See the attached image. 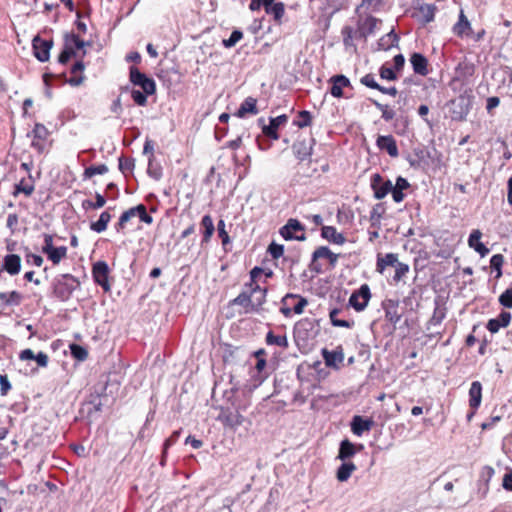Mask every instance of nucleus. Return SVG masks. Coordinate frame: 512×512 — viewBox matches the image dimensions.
Instances as JSON below:
<instances>
[{"label":"nucleus","mask_w":512,"mask_h":512,"mask_svg":"<svg viewBox=\"0 0 512 512\" xmlns=\"http://www.w3.org/2000/svg\"><path fill=\"white\" fill-rule=\"evenodd\" d=\"M371 299V291L368 284H363L360 286L359 289L355 290L350 298H349V304L358 312L363 311L367 305L368 302Z\"/></svg>","instance_id":"obj_6"},{"label":"nucleus","mask_w":512,"mask_h":512,"mask_svg":"<svg viewBox=\"0 0 512 512\" xmlns=\"http://www.w3.org/2000/svg\"><path fill=\"white\" fill-rule=\"evenodd\" d=\"M26 262L40 267L43 264V258L40 255L28 253L26 254Z\"/></svg>","instance_id":"obj_64"},{"label":"nucleus","mask_w":512,"mask_h":512,"mask_svg":"<svg viewBox=\"0 0 512 512\" xmlns=\"http://www.w3.org/2000/svg\"><path fill=\"white\" fill-rule=\"evenodd\" d=\"M265 12L274 17V20L280 23L285 13V5L282 2H277L273 5L264 6Z\"/></svg>","instance_id":"obj_35"},{"label":"nucleus","mask_w":512,"mask_h":512,"mask_svg":"<svg viewBox=\"0 0 512 512\" xmlns=\"http://www.w3.org/2000/svg\"><path fill=\"white\" fill-rule=\"evenodd\" d=\"M232 304L244 307L246 312H253L252 299L248 287H246V290L242 291L235 299H233Z\"/></svg>","instance_id":"obj_34"},{"label":"nucleus","mask_w":512,"mask_h":512,"mask_svg":"<svg viewBox=\"0 0 512 512\" xmlns=\"http://www.w3.org/2000/svg\"><path fill=\"white\" fill-rule=\"evenodd\" d=\"M339 313H340V310L337 308H334L330 311L329 317H330L331 324L335 327L352 328L354 326V321L339 319L337 317Z\"/></svg>","instance_id":"obj_39"},{"label":"nucleus","mask_w":512,"mask_h":512,"mask_svg":"<svg viewBox=\"0 0 512 512\" xmlns=\"http://www.w3.org/2000/svg\"><path fill=\"white\" fill-rule=\"evenodd\" d=\"M130 81L134 85L141 87L146 95H152L156 91L155 81L133 66L130 68Z\"/></svg>","instance_id":"obj_5"},{"label":"nucleus","mask_w":512,"mask_h":512,"mask_svg":"<svg viewBox=\"0 0 512 512\" xmlns=\"http://www.w3.org/2000/svg\"><path fill=\"white\" fill-rule=\"evenodd\" d=\"M371 188L374 191L376 199H383L388 193H391L393 184L390 180H384L378 173L371 177Z\"/></svg>","instance_id":"obj_8"},{"label":"nucleus","mask_w":512,"mask_h":512,"mask_svg":"<svg viewBox=\"0 0 512 512\" xmlns=\"http://www.w3.org/2000/svg\"><path fill=\"white\" fill-rule=\"evenodd\" d=\"M409 272V265L406 263L398 262L395 266L394 281L399 282Z\"/></svg>","instance_id":"obj_55"},{"label":"nucleus","mask_w":512,"mask_h":512,"mask_svg":"<svg viewBox=\"0 0 512 512\" xmlns=\"http://www.w3.org/2000/svg\"><path fill=\"white\" fill-rule=\"evenodd\" d=\"M258 113L257 100L253 97H247L238 108L235 116L245 117L247 114L256 115Z\"/></svg>","instance_id":"obj_26"},{"label":"nucleus","mask_w":512,"mask_h":512,"mask_svg":"<svg viewBox=\"0 0 512 512\" xmlns=\"http://www.w3.org/2000/svg\"><path fill=\"white\" fill-rule=\"evenodd\" d=\"M504 263V257L502 254H495L490 259V265L492 269L497 271L496 278H500L502 275V265Z\"/></svg>","instance_id":"obj_53"},{"label":"nucleus","mask_w":512,"mask_h":512,"mask_svg":"<svg viewBox=\"0 0 512 512\" xmlns=\"http://www.w3.org/2000/svg\"><path fill=\"white\" fill-rule=\"evenodd\" d=\"M268 252L272 256V258L278 259L284 253V246L273 242L269 245Z\"/></svg>","instance_id":"obj_60"},{"label":"nucleus","mask_w":512,"mask_h":512,"mask_svg":"<svg viewBox=\"0 0 512 512\" xmlns=\"http://www.w3.org/2000/svg\"><path fill=\"white\" fill-rule=\"evenodd\" d=\"M378 19L368 16L358 23L357 35L360 38L366 39L369 35L373 34L377 28Z\"/></svg>","instance_id":"obj_14"},{"label":"nucleus","mask_w":512,"mask_h":512,"mask_svg":"<svg viewBox=\"0 0 512 512\" xmlns=\"http://www.w3.org/2000/svg\"><path fill=\"white\" fill-rule=\"evenodd\" d=\"M217 420L220 421L225 427L236 429L243 424L244 416L239 412L238 409L233 410L228 407H221L217 416Z\"/></svg>","instance_id":"obj_4"},{"label":"nucleus","mask_w":512,"mask_h":512,"mask_svg":"<svg viewBox=\"0 0 512 512\" xmlns=\"http://www.w3.org/2000/svg\"><path fill=\"white\" fill-rule=\"evenodd\" d=\"M355 453H356V449H355L354 444L351 443L348 439H345L340 443L339 453H338L337 458L342 461H346L347 459L354 456Z\"/></svg>","instance_id":"obj_32"},{"label":"nucleus","mask_w":512,"mask_h":512,"mask_svg":"<svg viewBox=\"0 0 512 512\" xmlns=\"http://www.w3.org/2000/svg\"><path fill=\"white\" fill-rule=\"evenodd\" d=\"M49 260L53 262V264H58L63 258L67 255V247H53L48 253H45Z\"/></svg>","instance_id":"obj_38"},{"label":"nucleus","mask_w":512,"mask_h":512,"mask_svg":"<svg viewBox=\"0 0 512 512\" xmlns=\"http://www.w3.org/2000/svg\"><path fill=\"white\" fill-rule=\"evenodd\" d=\"M413 71L421 76H426L429 73L428 61L425 56L420 53H413L410 58Z\"/></svg>","instance_id":"obj_22"},{"label":"nucleus","mask_w":512,"mask_h":512,"mask_svg":"<svg viewBox=\"0 0 512 512\" xmlns=\"http://www.w3.org/2000/svg\"><path fill=\"white\" fill-rule=\"evenodd\" d=\"M70 351L71 355L77 360L84 361L88 357L87 350L78 344H71Z\"/></svg>","instance_id":"obj_51"},{"label":"nucleus","mask_w":512,"mask_h":512,"mask_svg":"<svg viewBox=\"0 0 512 512\" xmlns=\"http://www.w3.org/2000/svg\"><path fill=\"white\" fill-rule=\"evenodd\" d=\"M34 191V185L26 183L25 180H21L18 184L15 185V190L13 192L14 196H17L19 193H24L26 196H30Z\"/></svg>","instance_id":"obj_48"},{"label":"nucleus","mask_w":512,"mask_h":512,"mask_svg":"<svg viewBox=\"0 0 512 512\" xmlns=\"http://www.w3.org/2000/svg\"><path fill=\"white\" fill-rule=\"evenodd\" d=\"M266 343L268 345H276L282 348L288 347L287 337L285 335H275L272 331L267 333Z\"/></svg>","instance_id":"obj_40"},{"label":"nucleus","mask_w":512,"mask_h":512,"mask_svg":"<svg viewBox=\"0 0 512 512\" xmlns=\"http://www.w3.org/2000/svg\"><path fill=\"white\" fill-rule=\"evenodd\" d=\"M23 300V295L18 291L1 292L0 307L19 306Z\"/></svg>","instance_id":"obj_23"},{"label":"nucleus","mask_w":512,"mask_h":512,"mask_svg":"<svg viewBox=\"0 0 512 512\" xmlns=\"http://www.w3.org/2000/svg\"><path fill=\"white\" fill-rule=\"evenodd\" d=\"M74 56H76V51L71 45L66 44V41H64V49L58 57V62L60 64H66L70 58Z\"/></svg>","instance_id":"obj_46"},{"label":"nucleus","mask_w":512,"mask_h":512,"mask_svg":"<svg viewBox=\"0 0 512 512\" xmlns=\"http://www.w3.org/2000/svg\"><path fill=\"white\" fill-rule=\"evenodd\" d=\"M308 305L306 298L297 295V299H293L291 302L292 310L295 314H302L304 308Z\"/></svg>","instance_id":"obj_54"},{"label":"nucleus","mask_w":512,"mask_h":512,"mask_svg":"<svg viewBox=\"0 0 512 512\" xmlns=\"http://www.w3.org/2000/svg\"><path fill=\"white\" fill-rule=\"evenodd\" d=\"M376 144L380 150L386 151L391 157H397L399 152L393 136H378Z\"/></svg>","instance_id":"obj_18"},{"label":"nucleus","mask_w":512,"mask_h":512,"mask_svg":"<svg viewBox=\"0 0 512 512\" xmlns=\"http://www.w3.org/2000/svg\"><path fill=\"white\" fill-rule=\"evenodd\" d=\"M398 262V255L395 253H387L384 256L378 254L376 262V271L380 274H383L386 267H395Z\"/></svg>","instance_id":"obj_25"},{"label":"nucleus","mask_w":512,"mask_h":512,"mask_svg":"<svg viewBox=\"0 0 512 512\" xmlns=\"http://www.w3.org/2000/svg\"><path fill=\"white\" fill-rule=\"evenodd\" d=\"M499 303L505 308H512V288L506 289L499 296Z\"/></svg>","instance_id":"obj_58"},{"label":"nucleus","mask_w":512,"mask_h":512,"mask_svg":"<svg viewBox=\"0 0 512 512\" xmlns=\"http://www.w3.org/2000/svg\"><path fill=\"white\" fill-rule=\"evenodd\" d=\"M21 257L17 254H7L3 257L0 267L11 276H15L21 271Z\"/></svg>","instance_id":"obj_10"},{"label":"nucleus","mask_w":512,"mask_h":512,"mask_svg":"<svg viewBox=\"0 0 512 512\" xmlns=\"http://www.w3.org/2000/svg\"><path fill=\"white\" fill-rule=\"evenodd\" d=\"M79 281L70 274H63L53 281V294L60 301H67L73 292L79 287Z\"/></svg>","instance_id":"obj_1"},{"label":"nucleus","mask_w":512,"mask_h":512,"mask_svg":"<svg viewBox=\"0 0 512 512\" xmlns=\"http://www.w3.org/2000/svg\"><path fill=\"white\" fill-rule=\"evenodd\" d=\"M382 307L385 311V318L388 322L396 325L402 317L399 312V301L393 299H387L382 303Z\"/></svg>","instance_id":"obj_11"},{"label":"nucleus","mask_w":512,"mask_h":512,"mask_svg":"<svg viewBox=\"0 0 512 512\" xmlns=\"http://www.w3.org/2000/svg\"><path fill=\"white\" fill-rule=\"evenodd\" d=\"M330 81L332 82L330 93L336 98L344 97L343 89L351 87L350 80L344 75H335Z\"/></svg>","instance_id":"obj_16"},{"label":"nucleus","mask_w":512,"mask_h":512,"mask_svg":"<svg viewBox=\"0 0 512 512\" xmlns=\"http://www.w3.org/2000/svg\"><path fill=\"white\" fill-rule=\"evenodd\" d=\"M84 68H85V66H84V63L82 60L77 61L72 66L71 73L73 74V76L67 80V82L71 86H79L83 83L85 77L83 76L82 72H83Z\"/></svg>","instance_id":"obj_29"},{"label":"nucleus","mask_w":512,"mask_h":512,"mask_svg":"<svg viewBox=\"0 0 512 512\" xmlns=\"http://www.w3.org/2000/svg\"><path fill=\"white\" fill-rule=\"evenodd\" d=\"M108 172V167L105 164H100L97 166H90L85 169L84 176L85 177H92L94 175H102Z\"/></svg>","instance_id":"obj_52"},{"label":"nucleus","mask_w":512,"mask_h":512,"mask_svg":"<svg viewBox=\"0 0 512 512\" xmlns=\"http://www.w3.org/2000/svg\"><path fill=\"white\" fill-rule=\"evenodd\" d=\"M482 232L479 229H474L468 238V245L474 249L481 257H485L489 253V249L480 242Z\"/></svg>","instance_id":"obj_19"},{"label":"nucleus","mask_w":512,"mask_h":512,"mask_svg":"<svg viewBox=\"0 0 512 512\" xmlns=\"http://www.w3.org/2000/svg\"><path fill=\"white\" fill-rule=\"evenodd\" d=\"M243 38V33L240 30H234L228 39L223 40V45L226 48L235 46Z\"/></svg>","instance_id":"obj_56"},{"label":"nucleus","mask_w":512,"mask_h":512,"mask_svg":"<svg viewBox=\"0 0 512 512\" xmlns=\"http://www.w3.org/2000/svg\"><path fill=\"white\" fill-rule=\"evenodd\" d=\"M147 96L146 93L139 90H132L131 97L134 100V102L139 106H145L147 103Z\"/></svg>","instance_id":"obj_59"},{"label":"nucleus","mask_w":512,"mask_h":512,"mask_svg":"<svg viewBox=\"0 0 512 512\" xmlns=\"http://www.w3.org/2000/svg\"><path fill=\"white\" fill-rule=\"evenodd\" d=\"M48 136L49 131L43 124H35L32 132L28 134V137H32L31 147L38 153L45 152L48 148Z\"/></svg>","instance_id":"obj_3"},{"label":"nucleus","mask_w":512,"mask_h":512,"mask_svg":"<svg viewBox=\"0 0 512 512\" xmlns=\"http://www.w3.org/2000/svg\"><path fill=\"white\" fill-rule=\"evenodd\" d=\"M293 150L298 159L305 160L311 155L312 147L305 141H299L293 145Z\"/></svg>","instance_id":"obj_36"},{"label":"nucleus","mask_w":512,"mask_h":512,"mask_svg":"<svg viewBox=\"0 0 512 512\" xmlns=\"http://www.w3.org/2000/svg\"><path fill=\"white\" fill-rule=\"evenodd\" d=\"M135 217V213L133 208H130L122 213V215L119 218V221L117 223L116 229L119 231L121 229H124L127 222H129L132 218Z\"/></svg>","instance_id":"obj_57"},{"label":"nucleus","mask_w":512,"mask_h":512,"mask_svg":"<svg viewBox=\"0 0 512 512\" xmlns=\"http://www.w3.org/2000/svg\"><path fill=\"white\" fill-rule=\"evenodd\" d=\"M356 470V465L351 461H343L338 467L336 478L339 482H346Z\"/></svg>","instance_id":"obj_28"},{"label":"nucleus","mask_w":512,"mask_h":512,"mask_svg":"<svg viewBox=\"0 0 512 512\" xmlns=\"http://www.w3.org/2000/svg\"><path fill=\"white\" fill-rule=\"evenodd\" d=\"M321 236L327 241L337 245H343L346 242L344 235L337 232L334 226H322Z\"/></svg>","instance_id":"obj_24"},{"label":"nucleus","mask_w":512,"mask_h":512,"mask_svg":"<svg viewBox=\"0 0 512 512\" xmlns=\"http://www.w3.org/2000/svg\"><path fill=\"white\" fill-rule=\"evenodd\" d=\"M319 258H326L329 260L330 264L332 266H335V264L338 261V255L333 253L328 247L326 246H320L318 247L312 254V265L311 269L315 270L316 272H320L321 268H318L314 262Z\"/></svg>","instance_id":"obj_13"},{"label":"nucleus","mask_w":512,"mask_h":512,"mask_svg":"<svg viewBox=\"0 0 512 512\" xmlns=\"http://www.w3.org/2000/svg\"><path fill=\"white\" fill-rule=\"evenodd\" d=\"M65 41L66 44L71 45L75 51L76 49H82L84 46L88 44L75 34H67L65 36Z\"/></svg>","instance_id":"obj_50"},{"label":"nucleus","mask_w":512,"mask_h":512,"mask_svg":"<svg viewBox=\"0 0 512 512\" xmlns=\"http://www.w3.org/2000/svg\"><path fill=\"white\" fill-rule=\"evenodd\" d=\"M52 46V40H44L40 36H35L32 40L34 55L40 62L49 60Z\"/></svg>","instance_id":"obj_7"},{"label":"nucleus","mask_w":512,"mask_h":512,"mask_svg":"<svg viewBox=\"0 0 512 512\" xmlns=\"http://www.w3.org/2000/svg\"><path fill=\"white\" fill-rule=\"evenodd\" d=\"M419 13L425 22H431L434 19L435 7L431 4L421 5Z\"/></svg>","instance_id":"obj_47"},{"label":"nucleus","mask_w":512,"mask_h":512,"mask_svg":"<svg viewBox=\"0 0 512 512\" xmlns=\"http://www.w3.org/2000/svg\"><path fill=\"white\" fill-rule=\"evenodd\" d=\"M380 76L382 79H386V80H396L397 79V75H396L395 71L392 68L386 67V66H382L380 68Z\"/></svg>","instance_id":"obj_62"},{"label":"nucleus","mask_w":512,"mask_h":512,"mask_svg":"<svg viewBox=\"0 0 512 512\" xmlns=\"http://www.w3.org/2000/svg\"><path fill=\"white\" fill-rule=\"evenodd\" d=\"M92 275L94 281L100 285L105 291L110 290V284L108 281L109 267L106 262L98 261L93 265Z\"/></svg>","instance_id":"obj_9"},{"label":"nucleus","mask_w":512,"mask_h":512,"mask_svg":"<svg viewBox=\"0 0 512 512\" xmlns=\"http://www.w3.org/2000/svg\"><path fill=\"white\" fill-rule=\"evenodd\" d=\"M360 82L361 84L369 87V88H372V89H378L379 88V84L376 82L375 80V77L373 74H366L364 75L361 79H360Z\"/></svg>","instance_id":"obj_61"},{"label":"nucleus","mask_w":512,"mask_h":512,"mask_svg":"<svg viewBox=\"0 0 512 512\" xmlns=\"http://www.w3.org/2000/svg\"><path fill=\"white\" fill-rule=\"evenodd\" d=\"M147 173L155 180H159L162 177V169L160 165L154 162L153 155L149 158Z\"/></svg>","instance_id":"obj_45"},{"label":"nucleus","mask_w":512,"mask_h":512,"mask_svg":"<svg viewBox=\"0 0 512 512\" xmlns=\"http://www.w3.org/2000/svg\"><path fill=\"white\" fill-rule=\"evenodd\" d=\"M119 170L126 175L133 171L135 167V160L133 158H126L124 156L119 157Z\"/></svg>","instance_id":"obj_43"},{"label":"nucleus","mask_w":512,"mask_h":512,"mask_svg":"<svg viewBox=\"0 0 512 512\" xmlns=\"http://www.w3.org/2000/svg\"><path fill=\"white\" fill-rule=\"evenodd\" d=\"M112 216L108 210L103 211L100 214L99 219L96 222H92L90 224V229L96 233H102L107 229L108 223L110 222Z\"/></svg>","instance_id":"obj_31"},{"label":"nucleus","mask_w":512,"mask_h":512,"mask_svg":"<svg viewBox=\"0 0 512 512\" xmlns=\"http://www.w3.org/2000/svg\"><path fill=\"white\" fill-rule=\"evenodd\" d=\"M471 30L470 22L464 15L463 11H461L459 15L458 22L454 25L453 31L455 34L462 36L464 34H468V31Z\"/></svg>","instance_id":"obj_37"},{"label":"nucleus","mask_w":512,"mask_h":512,"mask_svg":"<svg viewBox=\"0 0 512 512\" xmlns=\"http://www.w3.org/2000/svg\"><path fill=\"white\" fill-rule=\"evenodd\" d=\"M264 272V270L260 267H254L251 271H250V283L249 284H246V287H252L253 285H258L257 284V279L258 277Z\"/></svg>","instance_id":"obj_63"},{"label":"nucleus","mask_w":512,"mask_h":512,"mask_svg":"<svg viewBox=\"0 0 512 512\" xmlns=\"http://www.w3.org/2000/svg\"><path fill=\"white\" fill-rule=\"evenodd\" d=\"M248 289L252 299V311L258 312L266 301L267 289L261 288L259 285H253L248 287Z\"/></svg>","instance_id":"obj_15"},{"label":"nucleus","mask_w":512,"mask_h":512,"mask_svg":"<svg viewBox=\"0 0 512 512\" xmlns=\"http://www.w3.org/2000/svg\"><path fill=\"white\" fill-rule=\"evenodd\" d=\"M312 123V115L309 111L303 110L298 113V119L294 120L293 124L299 128H305Z\"/></svg>","instance_id":"obj_41"},{"label":"nucleus","mask_w":512,"mask_h":512,"mask_svg":"<svg viewBox=\"0 0 512 512\" xmlns=\"http://www.w3.org/2000/svg\"><path fill=\"white\" fill-rule=\"evenodd\" d=\"M287 120L288 117L285 114L277 116L275 118H271L270 124L267 126H263V133L273 140H278L279 134L277 133V129L279 126L285 124Z\"/></svg>","instance_id":"obj_17"},{"label":"nucleus","mask_w":512,"mask_h":512,"mask_svg":"<svg viewBox=\"0 0 512 512\" xmlns=\"http://www.w3.org/2000/svg\"><path fill=\"white\" fill-rule=\"evenodd\" d=\"M482 400V385L479 381H474L469 389V405L473 410H476Z\"/></svg>","instance_id":"obj_27"},{"label":"nucleus","mask_w":512,"mask_h":512,"mask_svg":"<svg viewBox=\"0 0 512 512\" xmlns=\"http://www.w3.org/2000/svg\"><path fill=\"white\" fill-rule=\"evenodd\" d=\"M373 425L374 421L372 419L356 415L352 419L351 430L355 435L361 436L364 432L369 431Z\"/></svg>","instance_id":"obj_20"},{"label":"nucleus","mask_w":512,"mask_h":512,"mask_svg":"<svg viewBox=\"0 0 512 512\" xmlns=\"http://www.w3.org/2000/svg\"><path fill=\"white\" fill-rule=\"evenodd\" d=\"M218 236L221 239L222 246L225 250H227V245L230 244V237L225 229L224 220H219L217 224Z\"/></svg>","instance_id":"obj_49"},{"label":"nucleus","mask_w":512,"mask_h":512,"mask_svg":"<svg viewBox=\"0 0 512 512\" xmlns=\"http://www.w3.org/2000/svg\"><path fill=\"white\" fill-rule=\"evenodd\" d=\"M293 299H297V295L296 294H286L282 298V307L280 308V312L285 317L291 316V313L293 311L292 307H291V302H292Z\"/></svg>","instance_id":"obj_42"},{"label":"nucleus","mask_w":512,"mask_h":512,"mask_svg":"<svg viewBox=\"0 0 512 512\" xmlns=\"http://www.w3.org/2000/svg\"><path fill=\"white\" fill-rule=\"evenodd\" d=\"M322 356L326 366L332 368H339L344 360V353L341 346H338L335 350L329 351L328 349H322Z\"/></svg>","instance_id":"obj_12"},{"label":"nucleus","mask_w":512,"mask_h":512,"mask_svg":"<svg viewBox=\"0 0 512 512\" xmlns=\"http://www.w3.org/2000/svg\"><path fill=\"white\" fill-rule=\"evenodd\" d=\"M201 227L203 228V238L201 243L207 244L215 230L213 219L210 215H204L201 220Z\"/></svg>","instance_id":"obj_30"},{"label":"nucleus","mask_w":512,"mask_h":512,"mask_svg":"<svg viewBox=\"0 0 512 512\" xmlns=\"http://www.w3.org/2000/svg\"><path fill=\"white\" fill-rule=\"evenodd\" d=\"M511 321V313L502 311L498 317L490 319L486 325V328L491 333H497L501 327H506Z\"/></svg>","instance_id":"obj_21"},{"label":"nucleus","mask_w":512,"mask_h":512,"mask_svg":"<svg viewBox=\"0 0 512 512\" xmlns=\"http://www.w3.org/2000/svg\"><path fill=\"white\" fill-rule=\"evenodd\" d=\"M135 213V217H139V219L146 223L151 224L153 222V218L147 213L146 206L143 204H139L136 207H132Z\"/></svg>","instance_id":"obj_44"},{"label":"nucleus","mask_w":512,"mask_h":512,"mask_svg":"<svg viewBox=\"0 0 512 512\" xmlns=\"http://www.w3.org/2000/svg\"><path fill=\"white\" fill-rule=\"evenodd\" d=\"M304 231L305 226L300 221L294 218H290L287 223L280 229V235L285 240L304 241L306 240Z\"/></svg>","instance_id":"obj_2"},{"label":"nucleus","mask_w":512,"mask_h":512,"mask_svg":"<svg viewBox=\"0 0 512 512\" xmlns=\"http://www.w3.org/2000/svg\"><path fill=\"white\" fill-rule=\"evenodd\" d=\"M399 41L398 35L392 30L378 41L379 50H388L397 45Z\"/></svg>","instance_id":"obj_33"}]
</instances>
